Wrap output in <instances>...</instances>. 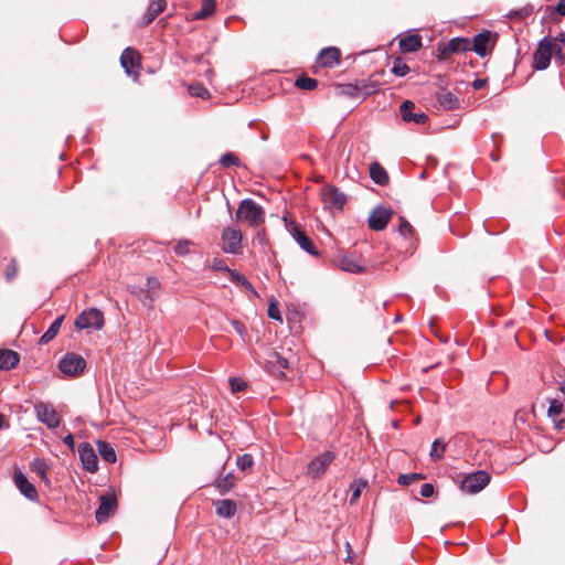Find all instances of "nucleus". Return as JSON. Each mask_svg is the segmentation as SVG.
I'll list each match as a JSON object with an SVG mask.
<instances>
[{"label": "nucleus", "mask_w": 565, "mask_h": 565, "mask_svg": "<svg viewBox=\"0 0 565 565\" xmlns=\"http://www.w3.org/2000/svg\"><path fill=\"white\" fill-rule=\"evenodd\" d=\"M222 249L227 254H238L242 249L243 234L239 228L225 227L221 235Z\"/></svg>", "instance_id": "0eeeda50"}, {"label": "nucleus", "mask_w": 565, "mask_h": 565, "mask_svg": "<svg viewBox=\"0 0 565 565\" xmlns=\"http://www.w3.org/2000/svg\"><path fill=\"white\" fill-rule=\"evenodd\" d=\"M370 177L374 183L382 186L390 182L386 170L376 161L370 164Z\"/></svg>", "instance_id": "cd10ccee"}, {"label": "nucleus", "mask_w": 565, "mask_h": 565, "mask_svg": "<svg viewBox=\"0 0 565 565\" xmlns=\"http://www.w3.org/2000/svg\"><path fill=\"white\" fill-rule=\"evenodd\" d=\"M167 7L166 0H152L142 17V25L150 24Z\"/></svg>", "instance_id": "4be33fe9"}, {"label": "nucleus", "mask_w": 565, "mask_h": 565, "mask_svg": "<svg viewBox=\"0 0 565 565\" xmlns=\"http://www.w3.org/2000/svg\"><path fill=\"white\" fill-rule=\"evenodd\" d=\"M422 47V38L418 34H408L399 40V49L403 52L412 53Z\"/></svg>", "instance_id": "bb28decb"}, {"label": "nucleus", "mask_w": 565, "mask_h": 565, "mask_svg": "<svg viewBox=\"0 0 565 565\" xmlns=\"http://www.w3.org/2000/svg\"><path fill=\"white\" fill-rule=\"evenodd\" d=\"M193 245V243L189 239H180L175 245H174V253L178 255V256H186L190 254V247Z\"/></svg>", "instance_id": "a19ab883"}, {"label": "nucleus", "mask_w": 565, "mask_h": 565, "mask_svg": "<svg viewBox=\"0 0 565 565\" xmlns=\"http://www.w3.org/2000/svg\"><path fill=\"white\" fill-rule=\"evenodd\" d=\"M445 451H446V444L443 441V439L437 438L434 440V443L431 445V450H430L429 456L433 461H439L444 458Z\"/></svg>", "instance_id": "f704fd0d"}, {"label": "nucleus", "mask_w": 565, "mask_h": 565, "mask_svg": "<svg viewBox=\"0 0 565 565\" xmlns=\"http://www.w3.org/2000/svg\"><path fill=\"white\" fill-rule=\"evenodd\" d=\"M295 86L303 90H312L318 86V81L311 77L301 76L295 82Z\"/></svg>", "instance_id": "e433bc0d"}, {"label": "nucleus", "mask_w": 565, "mask_h": 565, "mask_svg": "<svg viewBox=\"0 0 565 565\" xmlns=\"http://www.w3.org/2000/svg\"><path fill=\"white\" fill-rule=\"evenodd\" d=\"M30 467H31L32 471H34L41 478L42 481H44L45 483H49V478H47L49 466L44 459L35 458L33 461H31Z\"/></svg>", "instance_id": "473e14b6"}, {"label": "nucleus", "mask_w": 565, "mask_h": 565, "mask_svg": "<svg viewBox=\"0 0 565 565\" xmlns=\"http://www.w3.org/2000/svg\"><path fill=\"white\" fill-rule=\"evenodd\" d=\"M117 508L115 494H105L99 498V507L95 512V519L98 523H104Z\"/></svg>", "instance_id": "f3484780"}, {"label": "nucleus", "mask_w": 565, "mask_h": 565, "mask_svg": "<svg viewBox=\"0 0 565 565\" xmlns=\"http://www.w3.org/2000/svg\"><path fill=\"white\" fill-rule=\"evenodd\" d=\"M220 164L223 168H230L232 166L238 167L241 164L239 158L233 152L224 153L220 159Z\"/></svg>", "instance_id": "ea45409f"}, {"label": "nucleus", "mask_w": 565, "mask_h": 565, "mask_svg": "<svg viewBox=\"0 0 565 565\" xmlns=\"http://www.w3.org/2000/svg\"><path fill=\"white\" fill-rule=\"evenodd\" d=\"M399 221H401L399 226H398L399 234L403 235L404 237H412L414 234L413 226L404 217H399Z\"/></svg>", "instance_id": "09e8293b"}, {"label": "nucleus", "mask_w": 565, "mask_h": 565, "mask_svg": "<svg viewBox=\"0 0 565 565\" xmlns=\"http://www.w3.org/2000/svg\"><path fill=\"white\" fill-rule=\"evenodd\" d=\"M237 222L246 223L249 227H258L265 222V210L252 199L239 202L235 213Z\"/></svg>", "instance_id": "f257e3e1"}, {"label": "nucleus", "mask_w": 565, "mask_h": 565, "mask_svg": "<svg viewBox=\"0 0 565 565\" xmlns=\"http://www.w3.org/2000/svg\"><path fill=\"white\" fill-rule=\"evenodd\" d=\"M18 274H19L18 260L15 258H11L7 266V269L4 271V278L8 282H11L18 277Z\"/></svg>", "instance_id": "4c0bfd02"}, {"label": "nucleus", "mask_w": 565, "mask_h": 565, "mask_svg": "<svg viewBox=\"0 0 565 565\" xmlns=\"http://www.w3.org/2000/svg\"><path fill=\"white\" fill-rule=\"evenodd\" d=\"M471 51L470 40L466 38H454L439 49L440 60H447L452 54H460Z\"/></svg>", "instance_id": "9d476101"}, {"label": "nucleus", "mask_w": 565, "mask_h": 565, "mask_svg": "<svg viewBox=\"0 0 565 565\" xmlns=\"http://www.w3.org/2000/svg\"><path fill=\"white\" fill-rule=\"evenodd\" d=\"M231 324L233 327V329L242 337H246V328L244 326L243 322H241L239 320L237 319H232L231 321Z\"/></svg>", "instance_id": "603ef678"}, {"label": "nucleus", "mask_w": 565, "mask_h": 565, "mask_svg": "<svg viewBox=\"0 0 565 565\" xmlns=\"http://www.w3.org/2000/svg\"><path fill=\"white\" fill-rule=\"evenodd\" d=\"M392 72L397 76H405L409 72V66L401 58H396L394 61Z\"/></svg>", "instance_id": "49530a36"}, {"label": "nucleus", "mask_w": 565, "mask_h": 565, "mask_svg": "<svg viewBox=\"0 0 565 565\" xmlns=\"http://www.w3.org/2000/svg\"><path fill=\"white\" fill-rule=\"evenodd\" d=\"M392 216V211L382 205L376 206L372 210L367 223L369 227L373 231H383Z\"/></svg>", "instance_id": "4468645a"}, {"label": "nucleus", "mask_w": 565, "mask_h": 565, "mask_svg": "<svg viewBox=\"0 0 565 565\" xmlns=\"http://www.w3.org/2000/svg\"><path fill=\"white\" fill-rule=\"evenodd\" d=\"M548 40L553 41L552 55H554L556 63L562 65L565 62V33L561 32L558 36Z\"/></svg>", "instance_id": "a878e982"}, {"label": "nucleus", "mask_w": 565, "mask_h": 565, "mask_svg": "<svg viewBox=\"0 0 565 565\" xmlns=\"http://www.w3.org/2000/svg\"><path fill=\"white\" fill-rule=\"evenodd\" d=\"M147 286H148V294H147L146 298L149 299L150 303H152L154 298L151 296V294H153L154 296L157 295V290L160 287V282L157 278L149 277L147 279Z\"/></svg>", "instance_id": "37998d69"}, {"label": "nucleus", "mask_w": 565, "mask_h": 565, "mask_svg": "<svg viewBox=\"0 0 565 565\" xmlns=\"http://www.w3.org/2000/svg\"><path fill=\"white\" fill-rule=\"evenodd\" d=\"M365 487H366V481H364L362 479H358V480L353 481V483L351 484V489H352V494L350 498L351 504L355 503L359 500L361 492Z\"/></svg>", "instance_id": "58836bf2"}, {"label": "nucleus", "mask_w": 565, "mask_h": 565, "mask_svg": "<svg viewBox=\"0 0 565 565\" xmlns=\"http://www.w3.org/2000/svg\"><path fill=\"white\" fill-rule=\"evenodd\" d=\"M267 312H268L269 318L277 320V321H281V315H280L277 302H274V301L270 302L268 306Z\"/></svg>", "instance_id": "3c124183"}, {"label": "nucleus", "mask_w": 565, "mask_h": 565, "mask_svg": "<svg viewBox=\"0 0 565 565\" xmlns=\"http://www.w3.org/2000/svg\"><path fill=\"white\" fill-rule=\"evenodd\" d=\"M104 313L96 308H89L82 311L75 319L74 326L78 330L95 329L100 330L104 327Z\"/></svg>", "instance_id": "20e7f679"}, {"label": "nucleus", "mask_w": 565, "mask_h": 565, "mask_svg": "<svg viewBox=\"0 0 565 565\" xmlns=\"http://www.w3.org/2000/svg\"><path fill=\"white\" fill-rule=\"evenodd\" d=\"M286 227L297 244L308 254L318 256L319 252L312 239L306 234V232L296 222H287Z\"/></svg>", "instance_id": "423d86ee"}, {"label": "nucleus", "mask_w": 565, "mask_h": 565, "mask_svg": "<svg viewBox=\"0 0 565 565\" xmlns=\"http://www.w3.org/2000/svg\"><path fill=\"white\" fill-rule=\"evenodd\" d=\"M85 359L74 352H67L63 355V358L58 361V370L66 377H77L82 375L86 369Z\"/></svg>", "instance_id": "f03ea898"}, {"label": "nucleus", "mask_w": 565, "mask_h": 565, "mask_svg": "<svg viewBox=\"0 0 565 565\" xmlns=\"http://www.w3.org/2000/svg\"><path fill=\"white\" fill-rule=\"evenodd\" d=\"M13 482L19 491L29 500L36 501L39 499L38 491L25 475L20 469L13 471Z\"/></svg>", "instance_id": "dca6fc26"}, {"label": "nucleus", "mask_w": 565, "mask_h": 565, "mask_svg": "<svg viewBox=\"0 0 565 565\" xmlns=\"http://www.w3.org/2000/svg\"><path fill=\"white\" fill-rule=\"evenodd\" d=\"M231 281L237 286H241L252 292L253 295H257L254 286L249 282V280L239 271L232 269L228 274Z\"/></svg>", "instance_id": "2f4dec72"}, {"label": "nucleus", "mask_w": 565, "mask_h": 565, "mask_svg": "<svg viewBox=\"0 0 565 565\" xmlns=\"http://www.w3.org/2000/svg\"><path fill=\"white\" fill-rule=\"evenodd\" d=\"M420 495L424 497V498H430L434 495L435 493V488L431 483H424L422 487H420V491H419Z\"/></svg>", "instance_id": "864d4df0"}, {"label": "nucleus", "mask_w": 565, "mask_h": 565, "mask_svg": "<svg viewBox=\"0 0 565 565\" xmlns=\"http://www.w3.org/2000/svg\"><path fill=\"white\" fill-rule=\"evenodd\" d=\"M321 195L324 206L329 209L342 210L347 202L345 194L335 186L323 189Z\"/></svg>", "instance_id": "2eb2a0df"}, {"label": "nucleus", "mask_w": 565, "mask_h": 565, "mask_svg": "<svg viewBox=\"0 0 565 565\" xmlns=\"http://www.w3.org/2000/svg\"><path fill=\"white\" fill-rule=\"evenodd\" d=\"M424 476L422 473H405L401 475L397 479L398 483L402 486H409L417 480H422Z\"/></svg>", "instance_id": "a18cd8bd"}, {"label": "nucleus", "mask_w": 565, "mask_h": 565, "mask_svg": "<svg viewBox=\"0 0 565 565\" xmlns=\"http://www.w3.org/2000/svg\"><path fill=\"white\" fill-rule=\"evenodd\" d=\"M230 384L233 392H241L246 387V384L236 377H232Z\"/></svg>", "instance_id": "5fc2aeb1"}, {"label": "nucleus", "mask_w": 565, "mask_h": 565, "mask_svg": "<svg viewBox=\"0 0 565 565\" xmlns=\"http://www.w3.org/2000/svg\"><path fill=\"white\" fill-rule=\"evenodd\" d=\"M20 362V355L9 349L0 350V370L8 371L15 367Z\"/></svg>", "instance_id": "393cba45"}, {"label": "nucleus", "mask_w": 565, "mask_h": 565, "mask_svg": "<svg viewBox=\"0 0 565 565\" xmlns=\"http://www.w3.org/2000/svg\"><path fill=\"white\" fill-rule=\"evenodd\" d=\"M63 443H64L67 447H70L71 449H73V448H74V444H75V443H74V437H73V435H72V434L66 435V436L63 438Z\"/></svg>", "instance_id": "4d7b16f0"}, {"label": "nucleus", "mask_w": 565, "mask_h": 565, "mask_svg": "<svg viewBox=\"0 0 565 565\" xmlns=\"http://www.w3.org/2000/svg\"><path fill=\"white\" fill-rule=\"evenodd\" d=\"M334 452L330 450H327L318 455L308 463V473L313 478L321 477L326 472L327 468L334 460Z\"/></svg>", "instance_id": "9b49d317"}, {"label": "nucleus", "mask_w": 565, "mask_h": 565, "mask_svg": "<svg viewBox=\"0 0 565 565\" xmlns=\"http://www.w3.org/2000/svg\"><path fill=\"white\" fill-rule=\"evenodd\" d=\"M236 465L242 471L252 469V467L254 466L253 456L249 454H244L242 456H238L237 460H236Z\"/></svg>", "instance_id": "79ce46f5"}, {"label": "nucleus", "mask_w": 565, "mask_h": 565, "mask_svg": "<svg viewBox=\"0 0 565 565\" xmlns=\"http://www.w3.org/2000/svg\"><path fill=\"white\" fill-rule=\"evenodd\" d=\"M345 547H347V553H348V555H347V557L344 558V561H345V562H350V561H351V558H352V547H351V544L348 542V543L345 544Z\"/></svg>", "instance_id": "052dcab7"}, {"label": "nucleus", "mask_w": 565, "mask_h": 565, "mask_svg": "<svg viewBox=\"0 0 565 565\" xmlns=\"http://www.w3.org/2000/svg\"><path fill=\"white\" fill-rule=\"evenodd\" d=\"M34 411L39 422L43 423L49 428H56L60 426L61 417L51 404L38 402L34 405Z\"/></svg>", "instance_id": "1a4fd4ad"}, {"label": "nucleus", "mask_w": 565, "mask_h": 565, "mask_svg": "<svg viewBox=\"0 0 565 565\" xmlns=\"http://www.w3.org/2000/svg\"><path fill=\"white\" fill-rule=\"evenodd\" d=\"M140 54L131 49L127 47L124 50L120 56L121 66L125 68L127 74H136L135 68L140 65Z\"/></svg>", "instance_id": "6ab92c4d"}, {"label": "nucleus", "mask_w": 565, "mask_h": 565, "mask_svg": "<svg viewBox=\"0 0 565 565\" xmlns=\"http://www.w3.org/2000/svg\"><path fill=\"white\" fill-rule=\"evenodd\" d=\"M216 0H203L200 10L193 13L194 20H204L215 12Z\"/></svg>", "instance_id": "7c9ffc66"}, {"label": "nucleus", "mask_w": 565, "mask_h": 565, "mask_svg": "<svg viewBox=\"0 0 565 565\" xmlns=\"http://www.w3.org/2000/svg\"><path fill=\"white\" fill-rule=\"evenodd\" d=\"M556 12L559 15H565V0H558V3L556 6Z\"/></svg>", "instance_id": "13d9d810"}, {"label": "nucleus", "mask_w": 565, "mask_h": 565, "mask_svg": "<svg viewBox=\"0 0 565 565\" xmlns=\"http://www.w3.org/2000/svg\"><path fill=\"white\" fill-rule=\"evenodd\" d=\"M214 507L216 514L226 519L233 518L237 510L236 502L230 499L217 500Z\"/></svg>", "instance_id": "b1692460"}, {"label": "nucleus", "mask_w": 565, "mask_h": 565, "mask_svg": "<svg viewBox=\"0 0 565 565\" xmlns=\"http://www.w3.org/2000/svg\"><path fill=\"white\" fill-rule=\"evenodd\" d=\"M212 269L213 270H218V271H225L227 274L231 273V268L226 265L225 260L221 259V258H214L212 260V265H211Z\"/></svg>", "instance_id": "8fccbe9b"}, {"label": "nucleus", "mask_w": 565, "mask_h": 565, "mask_svg": "<svg viewBox=\"0 0 565 565\" xmlns=\"http://www.w3.org/2000/svg\"><path fill=\"white\" fill-rule=\"evenodd\" d=\"M491 480V476L484 470H478L466 475L460 481V489L466 493H478L486 488Z\"/></svg>", "instance_id": "7ed1b4c3"}, {"label": "nucleus", "mask_w": 565, "mask_h": 565, "mask_svg": "<svg viewBox=\"0 0 565 565\" xmlns=\"http://www.w3.org/2000/svg\"><path fill=\"white\" fill-rule=\"evenodd\" d=\"M338 266L348 273H363L364 267L360 264V258L355 255H345L339 258Z\"/></svg>", "instance_id": "412c9836"}, {"label": "nucleus", "mask_w": 565, "mask_h": 565, "mask_svg": "<svg viewBox=\"0 0 565 565\" xmlns=\"http://www.w3.org/2000/svg\"><path fill=\"white\" fill-rule=\"evenodd\" d=\"M532 12H533V7L532 6H525V7L521 8V9L511 11L508 15L511 19H520L521 20V19H525L529 15H531Z\"/></svg>", "instance_id": "c03bdc74"}, {"label": "nucleus", "mask_w": 565, "mask_h": 565, "mask_svg": "<svg viewBox=\"0 0 565 565\" xmlns=\"http://www.w3.org/2000/svg\"><path fill=\"white\" fill-rule=\"evenodd\" d=\"M97 448H98V452H99L100 457L105 461H107L109 463L116 462L117 455H116V451H115L114 447L111 446V444H109L107 441L98 440Z\"/></svg>", "instance_id": "c756f323"}, {"label": "nucleus", "mask_w": 565, "mask_h": 565, "mask_svg": "<svg viewBox=\"0 0 565 565\" xmlns=\"http://www.w3.org/2000/svg\"><path fill=\"white\" fill-rule=\"evenodd\" d=\"M553 50V41L543 38L533 53V68L544 71L550 66Z\"/></svg>", "instance_id": "6e6552de"}, {"label": "nucleus", "mask_w": 565, "mask_h": 565, "mask_svg": "<svg viewBox=\"0 0 565 565\" xmlns=\"http://www.w3.org/2000/svg\"><path fill=\"white\" fill-rule=\"evenodd\" d=\"M564 412V405L562 402L557 399H553L550 403L547 414L553 419L554 424H556V420H558L561 415Z\"/></svg>", "instance_id": "c9c22d12"}, {"label": "nucleus", "mask_w": 565, "mask_h": 565, "mask_svg": "<svg viewBox=\"0 0 565 565\" xmlns=\"http://www.w3.org/2000/svg\"><path fill=\"white\" fill-rule=\"evenodd\" d=\"M340 57H341L340 50L332 46V47L323 49L319 53L318 60L323 67H332L339 63Z\"/></svg>", "instance_id": "5701e85b"}, {"label": "nucleus", "mask_w": 565, "mask_h": 565, "mask_svg": "<svg viewBox=\"0 0 565 565\" xmlns=\"http://www.w3.org/2000/svg\"><path fill=\"white\" fill-rule=\"evenodd\" d=\"M63 320L64 316H60L51 323L49 329L40 338V344H46L56 337L62 327Z\"/></svg>", "instance_id": "c85d7f7f"}, {"label": "nucleus", "mask_w": 565, "mask_h": 565, "mask_svg": "<svg viewBox=\"0 0 565 565\" xmlns=\"http://www.w3.org/2000/svg\"><path fill=\"white\" fill-rule=\"evenodd\" d=\"M436 102L439 107L444 110H455L459 107L460 100L459 98L447 89H439L436 95Z\"/></svg>", "instance_id": "aec40b11"}, {"label": "nucleus", "mask_w": 565, "mask_h": 565, "mask_svg": "<svg viewBox=\"0 0 565 565\" xmlns=\"http://www.w3.org/2000/svg\"><path fill=\"white\" fill-rule=\"evenodd\" d=\"M415 104L412 100H404L399 106V115L403 121L425 125L428 116L423 111H415Z\"/></svg>", "instance_id": "f8f14e48"}, {"label": "nucleus", "mask_w": 565, "mask_h": 565, "mask_svg": "<svg viewBox=\"0 0 565 565\" xmlns=\"http://www.w3.org/2000/svg\"><path fill=\"white\" fill-rule=\"evenodd\" d=\"M486 84H487V79L477 78L472 82V87L478 90V89H481L482 87H484Z\"/></svg>", "instance_id": "6e6d98bb"}, {"label": "nucleus", "mask_w": 565, "mask_h": 565, "mask_svg": "<svg viewBox=\"0 0 565 565\" xmlns=\"http://www.w3.org/2000/svg\"><path fill=\"white\" fill-rule=\"evenodd\" d=\"M78 456L82 461L84 470L88 472H96L98 470V458L89 443H82L78 446Z\"/></svg>", "instance_id": "ddd939ff"}, {"label": "nucleus", "mask_w": 565, "mask_h": 565, "mask_svg": "<svg viewBox=\"0 0 565 565\" xmlns=\"http://www.w3.org/2000/svg\"><path fill=\"white\" fill-rule=\"evenodd\" d=\"M189 92L192 96L206 98L210 96L209 90L201 84H194L189 86Z\"/></svg>", "instance_id": "de8ad7c7"}, {"label": "nucleus", "mask_w": 565, "mask_h": 565, "mask_svg": "<svg viewBox=\"0 0 565 565\" xmlns=\"http://www.w3.org/2000/svg\"><path fill=\"white\" fill-rule=\"evenodd\" d=\"M340 93L344 96H349L352 98H365L371 94H374L379 90V85L375 82L366 83L361 81L355 84H342L339 86Z\"/></svg>", "instance_id": "39448f33"}, {"label": "nucleus", "mask_w": 565, "mask_h": 565, "mask_svg": "<svg viewBox=\"0 0 565 565\" xmlns=\"http://www.w3.org/2000/svg\"><path fill=\"white\" fill-rule=\"evenodd\" d=\"M235 484V477L232 472H228L226 476H224L223 478L218 479L216 481V488L217 490L220 491L221 494H225L227 493L228 491L232 490V488L234 487Z\"/></svg>", "instance_id": "72a5a7b5"}, {"label": "nucleus", "mask_w": 565, "mask_h": 565, "mask_svg": "<svg viewBox=\"0 0 565 565\" xmlns=\"http://www.w3.org/2000/svg\"><path fill=\"white\" fill-rule=\"evenodd\" d=\"M493 36L495 38L497 34L489 30L479 32L473 36L472 41H470L471 50L480 57H484L488 53L487 46Z\"/></svg>", "instance_id": "a211bd4d"}, {"label": "nucleus", "mask_w": 565, "mask_h": 565, "mask_svg": "<svg viewBox=\"0 0 565 565\" xmlns=\"http://www.w3.org/2000/svg\"><path fill=\"white\" fill-rule=\"evenodd\" d=\"M275 355H276V358H277V361H278V363H279V366H280V367H282V369H287V367H288V361H287V359L279 356L277 353H276Z\"/></svg>", "instance_id": "bf43d9fd"}, {"label": "nucleus", "mask_w": 565, "mask_h": 565, "mask_svg": "<svg viewBox=\"0 0 565 565\" xmlns=\"http://www.w3.org/2000/svg\"><path fill=\"white\" fill-rule=\"evenodd\" d=\"M3 423H4V416L2 414H0V429L3 426Z\"/></svg>", "instance_id": "680f3d73"}]
</instances>
